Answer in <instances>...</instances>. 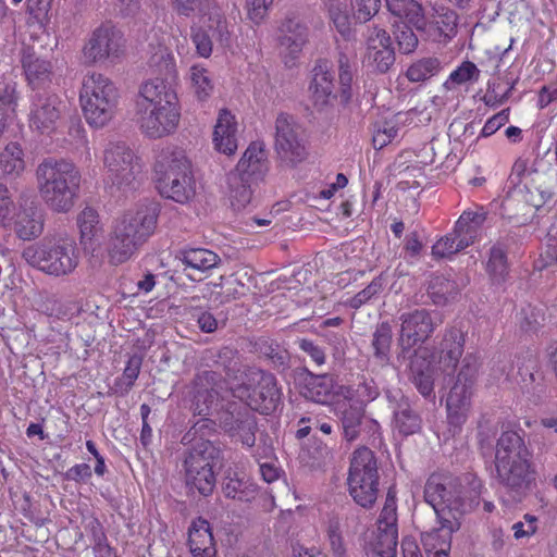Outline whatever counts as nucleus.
<instances>
[{
	"instance_id": "nucleus-13",
	"label": "nucleus",
	"mask_w": 557,
	"mask_h": 557,
	"mask_svg": "<svg viewBox=\"0 0 557 557\" xmlns=\"http://www.w3.org/2000/svg\"><path fill=\"white\" fill-rule=\"evenodd\" d=\"M14 232L23 240H32L44 232L45 211L36 196L22 191L17 199V210L12 218Z\"/></svg>"
},
{
	"instance_id": "nucleus-11",
	"label": "nucleus",
	"mask_w": 557,
	"mask_h": 557,
	"mask_svg": "<svg viewBox=\"0 0 557 557\" xmlns=\"http://www.w3.org/2000/svg\"><path fill=\"white\" fill-rule=\"evenodd\" d=\"M125 42L122 33L111 24H101L94 29L83 47L87 63L96 64L115 61L124 53Z\"/></svg>"
},
{
	"instance_id": "nucleus-15",
	"label": "nucleus",
	"mask_w": 557,
	"mask_h": 557,
	"mask_svg": "<svg viewBox=\"0 0 557 557\" xmlns=\"http://www.w3.org/2000/svg\"><path fill=\"white\" fill-rule=\"evenodd\" d=\"M60 99L54 94L37 92L33 99L29 126L38 136H51L60 117Z\"/></svg>"
},
{
	"instance_id": "nucleus-49",
	"label": "nucleus",
	"mask_w": 557,
	"mask_h": 557,
	"mask_svg": "<svg viewBox=\"0 0 557 557\" xmlns=\"http://www.w3.org/2000/svg\"><path fill=\"white\" fill-rule=\"evenodd\" d=\"M498 434V423L490 419L482 418L478 423L476 440L483 456H492L495 449V441Z\"/></svg>"
},
{
	"instance_id": "nucleus-50",
	"label": "nucleus",
	"mask_w": 557,
	"mask_h": 557,
	"mask_svg": "<svg viewBox=\"0 0 557 557\" xmlns=\"http://www.w3.org/2000/svg\"><path fill=\"white\" fill-rule=\"evenodd\" d=\"M441 62L436 58H423L412 63L406 71V77L412 83H421L436 75Z\"/></svg>"
},
{
	"instance_id": "nucleus-58",
	"label": "nucleus",
	"mask_w": 557,
	"mask_h": 557,
	"mask_svg": "<svg viewBox=\"0 0 557 557\" xmlns=\"http://www.w3.org/2000/svg\"><path fill=\"white\" fill-rule=\"evenodd\" d=\"M394 49L388 33L376 25L368 27L366 35V53Z\"/></svg>"
},
{
	"instance_id": "nucleus-34",
	"label": "nucleus",
	"mask_w": 557,
	"mask_h": 557,
	"mask_svg": "<svg viewBox=\"0 0 557 557\" xmlns=\"http://www.w3.org/2000/svg\"><path fill=\"white\" fill-rule=\"evenodd\" d=\"M23 69L28 84L34 88H42L51 83L53 75L52 64L50 61L27 53L22 59Z\"/></svg>"
},
{
	"instance_id": "nucleus-29",
	"label": "nucleus",
	"mask_w": 557,
	"mask_h": 557,
	"mask_svg": "<svg viewBox=\"0 0 557 557\" xmlns=\"http://www.w3.org/2000/svg\"><path fill=\"white\" fill-rule=\"evenodd\" d=\"M202 360L207 367L222 370L227 377H237L240 372L239 352L230 346L205 350Z\"/></svg>"
},
{
	"instance_id": "nucleus-35",
	"label": "nucleus",
	"mask_w": 557,
	"mask_h": 557,
	"mask_svg": "<svg viewBox=\"0 0 557 557\" xmlns=\"http://www.w3.org/2000/svg\"><path fill=\"white\" fill-rule=\"evenodd\" d=\"M176 258L185 265L184 270L191 269L201 273L218 267L221 262L215 252L206 248L181 249Z\"/></svg>"
},
{
	"instance_id": "nucleus-48",
	"label": "nucleus",
	"mask_w": 557,
	"mask_h": 557,
	"mask_svg": "<svg viewBox=\"0 0 557 557\" xmlns=\"http://www.w3.org/2000/svg\"><path fill=\"white\" fill-rule=\"evenodd\" d=\"M275 151L286 166H295L307 158V148L300 141H275Z\"/></svg>"
},
{
	"instance_id": "nucleus-3",
	"label": "nucleus",
	"mask_w": 557,
	"mask_h": 557,
	"mask_svg": "<svg viewBox=\"0 0 557 557\" xmlns=\"http://www.w3.org/2000/svg\"><path fill=\"white\" fill-rule=\"evenodd\" d=\"M160 209L150 202L126 212L117 220L109 242V258L113 264L127 261L154 233Z\"/></svg>"
},
{
	"instance_id": "nucleus-62",
	"label": "nucleus",
	"mask_w": 557,
	"mask_h": 557,
	"mask_svg": "<svg viewBox=\"0 0 557 557\" xmlns=\"http://www.w3.org/2000/svg\"><path fill=\"white\" fill-rule=\"evenodd\" d=\"M364 59L369 66H372L380 74L387 73L395 63L394 49L368 52Z\"/></svg>"
},
{
	"instance_id": "nucleus-36",
	"label": "nucleus",
	"mask_w": 557,
	"mask_h": 557,
	"mask_svg": "<svg viewBox=\"0 0 557 557\" xmlns=\"http://www.w3.org/2000/svg\"><path fill=\"white\" fill-rule=\"evenodd\" d=\"M256 177L240 173L231 172L227 175V186L230 191L231 203L234 208L240 209L246 207L250 202L252 196V183L256 182Z\"/></svg>"
},
{
	"instance_id": "nucleus-23",
	"label": "nucleus",
	"mask_w": 557,
	"mask_h": 557,
	"mask_svg": "<svg viewBox=\"0 0 557 557\" xmlns=\"http://www.w3.org/2000/svg\"><path fill=\"white\" fill-rule=\"evenodd\" d=\"M518 372L517 383L523 394L529 395L534 399H540L545 392L544 375L537 369L535 359L530 355L524 357L522 361L520 358L517 362Z\"/></svg>"
},
{
	"instance_id": "nucleus-40",
	"label": "nucleus",
	"mask_w": 557,
	"mask_h": 557,
	"mask_svg": "<svg viewBox=\"0 0 557 557\" xmlns=\"http://www.w3.org/2000/svg\"><path fill=\"white\" fill-rule=\"evenodd\" d=\"M263 141H250V145L244 152L237 164V172L255 176L261 180L264 171L265 152L262 146Z\"/></svg>"
},
{
	"instance_id": "nucleus-5",
	"label": "nucleus",
	"mask_w": 557,
	"mask_h": 557,
	"mask_svg": "<svg viewBox=\"0 0 557 557\" xmlns=\"http://www.w3.org/2000/svg\"><path fill=\"white\" fill-rule=\"evenodd\" d=\"M22 257L33 268L54 276L67 275L78 264L75 244L70 239L44 238L26 247Z\"/></svg>"
},
{
	"instance_id": "nucleus-26",
	"label": "nucleus",
	"mask_w": 557,
	"mask_h": 557,
	"mask_svg": "<svg viewBox=\"0 0 557 557\" xmlns=\"http://www.w3.org/2000/svg\"><path fill=\"white\" fill-rule=\"evenodd\" d=\"M198 24H194L196 27H203L205 33L210 34V37L222 46L230 44L228 23L216 2L198 14Z\"/></svg>"
},
{
	"instance_id": "nucleus-56",
	"label": "nucleus",
	"mask_w": 557,
	"mask_h": 557,
	"mask_svg": "<svg viewBox=\"0 0 557 557\" xmlns=\"http://www.w3.org/2000/svg\"><path fill=\"white\" fill-rule=\"evenodd\" d=\"M237 133V122L227 109L219 112L216 123L213 131V139H232Z\"/></svg>"
},
{
	"instance_id": "nucleus-64",
	"label": "nucleus",
	"mask_w": 557,
	"mask_h": 557,
	"mask_svg": "<svg viewBox=\"0 0 557 557\" xmlns=\"http://www.w3.org/2000/svg\"><path fill=\"white\" fill-rule=\"evenodd\" d=\"M383 288V280L381 276H377L372 280V282L363 288L361 292L356 294L350 300L349 306L351 308L358 309L370 299H372L375 295L381 293Z\"/></svg>"
},
{
	"instance_id": "nucleus-12",
	"label": "nucleus",
	"mask_w": 557,
	"mask_h": 557,
	"mask_svg": "<svg viewBox=\"0 0 557 557\" xmlns=\"http://www.w3.org/2000/svg\"><path fill=\"white\" fill-rule=\"evenodd\" d=\"M496 478L515 500L521 502L535 485L531 459L495 462Z\"/></svg>"
},
{
	"instance_id": "nucleus-7",
	"label": "nucleus",
	"mask_w": 557,
	"mask_h": 557,
	"mask_svg": "<svg viewBox=\"0 0 557 557\" xmlns=\"http://www.w3.org/2000/svg\"><path fill=\"white\" fill-rule=\"evenodd\" d=\"M398 319L400 324L397 337L398 361H406L417 348H425L423 345L443 323L441 312L425 308L405 311Z\"/></svg>"
},
{
	"instance_id": "nucleus-18",
	"label": "nucleus",
	"mask_w": 557,
	"mask_h": 557,
	"mask_svg": "<svg viewBox=\"0 0 557 557\" xmlns=\"http://www.w3.org/2000/svg\"><path fill=\"white\" fill-rule=\"evenodd\" d=\"M385 397L393 412L394 429L404 436L419 432L422 420L403 392L400 389H386Z\"/></svg>"
},
{
	"instance_id": "nucleus-19",
	"label": "nucleus",
	"mask_w": 557,
	"mask_h": 557,
	"mask_svg": "<svg viewBox=\"0 0 557 557\" xmlns=\"http://www.w3.org/2000/svg\"><path fill=\"white\" fill-rule=\"evenodd\" d=\"M293 376L305 398L318 404H326L331 399L334 388L332 375L313 374L306 368H296Z\"/></svg>"
},
{
	"instance_id": "nucleus-53",
	"label": "nucleus",
	"mask_w": 557,
	"mask_h": 557,
	"mask_svg": "<svg viewBox=\"0 0 557 557\" xmlns=\"http://www.w3.org/2000/svg\"><path fill=\"white\" fill-rule=\"evenodd\" d=\"M325 8L327 9L330 20L338 33L343 36H348L350 33V18L347 13L346 0H326Z\"/></svg>"
},
{
	"instance_id": "nucleus-54",
	"label": "nucleus",
	"mask_w": 557,
	"mask_h": 557,
	"mask_svg": "<svg viewBox=\"0 0 557 557\" xmlns=\"http://www.w3.org/2000/svg\"><path fill=\"white\" fill-rule=\"evenodd\" d=\"M480 70L471 61H463L455 71L449 75V78L444 83L446 89H451L453 85H462L468 82H478L480 78Z\"/></svg>"
},
{
	"instance_id": "nucleus-6",
	"label": "nucleus",
	"mask_w": 557,
	"mask_h": 557,
	"mask_svg": "<svg viewBox=\"0 0 557 557\" xmlns=\"http://www.w3.org/2000/svg\"><path fill=\"white\" fill-rule=\"evenodd\" d=\"M479 363L475 356L467 354L456 372L444 373L449 392L446 398L448 423L460 428L467 420L476 381Z\"/></svg>"
},
{
	"instance_id": "nucleus-46",
	"label": "nucleus",
	"mask_w": 557,
	"mask_h": 557,
	"mask_svg": "<svg viewBox=\"0 0 557 557\" xmlns=\"http://www.w3.org/2000/svg\"><path fill=\"white\" fill-rule=\"evenodd\" d=\"M0 164L7 174H20L25 169L24 151L18 141H9L0 153Z\"/></svg>"
},
{
	"instance_id": "nucleus-4",
	"label": "nucleus",
	"mask_w": 557,
	"mask_h": 557,
	"mask_svg": "<svg viewBox=\"0 0 557 557\" xmlns=\"http://www.w3.org/2000/svg\"><path fill=\"white\" fill-rule=\"evenodd\" d=\"M156 187L161 196L178 203H187L195 197L196 183L191 163L185 151L166 144L154 164Z\"/></svg>"
},
{
	"instance_id": "nucleus-30",
	"label": "nucleus",
	"mask_w": 557,
	"mask_h": 557,
	"mask_svg": "<svg viewBox=\"0 0 557 557\" xmlns=\"http://www.w3.org/2000/svg\"><path fill=\"white\" fill-rule=\"evenodd\" d=\"M308 39V28L296 18L285 20L280 27L278 42L292 58H296Z\"/></svg>"
},
{
	"instance_id": "nucleus-25",
	"label": "nucleus",
	"mask_w": 557,
	"mask_h": 557,
	"mask_svg": "<svg viewBox=\"0 0 557 557\" xmlns=\"http://www.w3.org/2000/svg\"><path fill=\"white\" fill-rule=\"evenodd\" d=\"M337 71L339 84V101L343 107H347L352 101V83L357 73V59L354 51L339 49L337 55Z\"/></svg>"
},
{
	"instance_id": "nucleus-22",
	"label": "nucleus",
	"mask_w": 557,
	"mask_h": 557,
	"mask_svg": "<svg viewBox=\"0 0 557 557\" xmlns=\"http://www.w3.org/2000/svg\"><path fill=\"white\" fill-rule=\"evenodd\" d=\"M463 347L465 335L462 331L455 326L446 329L437 347L440 369L443 373L457 371Z\"/></svg>"
},
{
	"instance_id": "nucleus-43",
	"label": "nucleus",
	"mask_w": 557,
	"mask_h": 557,
	"mask_svg": "<svg viewBox=\"0 0 557 557\" xmlns=\"http://www.w3.org/2000/svg\"><path fill=\"white\" fill-rule=\"evenodd\" d=\"M223 493L227 498L250 503L258 495L257 485L245 478H228L223 484Z\"/></svg>"
},
{
	"instance_id": "nucleus-38",
	"label": "nucleus",
	"mask_w": 557,
	"mask_h": 557,
	"mask_svg": "<svg viewBox=\"0 0 557 557\" xmlns=\"http://www.w3.org/2000/svg\"><path fill=\"white\" fill-rule=\"evenodd\" d=\"M386 7L393 15L407 20L417 30L425 29L426 20L416 0H386Z\"/></svg>"
},
{
	"instance_id": "nucleus-14",
	"label": "nucleus",
	"mask_w": 557,
	"mask_h": 557,
	"mask_svg": "<svg viewBox=\"0 0 557 557\" xmlns=\"http://www.w3.org/2000/svg\"><path fill=\"white\" fill-rule=\"evenodd\" d=\"M309 94L312 107L317 112L327 114L333 110L334 102L339 96L335 92L334 75L327 60L317 61L312 70Z\"/></svg>"
},
{
	"instance_id": "nucleus-17",
	"label": "nucleus",
	"mask_w": 557,
	"mask_h": 557,
	"mask_svg": "<svg viewBox=\"0 0 557 557\" xmlns=\"http://www.w3.org/2000/svg\"><path fill=\"white\" fill-rule=\"evenodd\" d=\"M433 354L429 348H417L407 358L410 361V379L418 392L431 401L435 400L434 376L437 372L432 364Z\"/></svg>"
},
{
	"instance_id": "nucleus-2",
	"label": "nucleus",
	"mask_w": 557,
	"mask_h": 557,
	"mask_svg": "<svg viewBox=\"0 0 557 557\" xmlns=\"http://www.w3.org/2000/svg\"><path fill=\"white\" fill-rule=\"evenodd\" d=\"M35 175L40 198L51 212L65 214L74 209L79 199L82 174L72 161L45 158Z\"/></svg>"
},
{
	"instance_id": "nucleus-32",
	"label": "nucleus",
	"mask_w": 557,
	"mask_h": 557,
	"mask_svg": "<svg viewBox=\"0 0 557 557\" xmlns=\"http://www.w3.org/2000/svg\"><path fill=\"white\" fill-rule=\"evenodd\" d=\"M513 243V237L507 235L500 237L490 249V258L486 270L493 283L500 284L506 281L509 273L507 252Z\"/></svg>"
},
{
	"instance_id": "nucleus-59",
	"label": "nucleus",
	"mask_w": 557,
	"mask_h": 557,
	"mask_svg": "<svg viewBox=\"0 0 557 557\" xmlns=\"http://www.w3.org/2000/svg\"><path fill=\"white\" fill-rule=\"evenodd\" d=\"M215 2V0H170V5L178 16L190 17L200 14Z\"/></svg>"
},
{
	"instance_id": "nucleus-33",
	"label": "nucleus",
	"mask_w": 557,
	"mask_h": 557,
	"mask_svg": "<svg viewBox=\"0 0 557 557\" xmlns=\"http://www.w3.org/2000/svg\"><path fill=\"white\" fill-rule=\"evenodd\" d=\"M366 411L362 403H344L337 408V417L342 424L343 435L346 441H355L361 431Z\"/></svg>"
},
{
	"instance_id": "nucleus-39",
	"label": "nucleus",
	"mask_w": 557,
	"mask_h": 557,
	"mask_svg": "<svg viewBox=\"0 0 557 557\" xmlns=\"http://www.w3.org/2000/svg\"><path fill=\"white\" fill-rule=\"evenodd\" d=\"M486 219L487 211L483 207H478L476 210H466L457 220L455 227L457 233L472 245L480 236V230Z\"/></svg>"
},
{
	"instance_id": "nucleus-63",
	"label": "nucleus",
	"mask_w": 557,
	"mask_h": 557,
	"mask_svg": "<svg viewBox=\"0 0 557 557\" xmlns=\"http://www.w3.org/2000/svg\"><path fill=\"white\" fill-rule=\"evenodd\" d=\"M190 38L199 57L209 58L212 54L213 42L215 40L210 37V34L205 33L203 27H196L195 25H191Z\"/></svg>"
},
{
	"instance_id": "nucleus-1",
	"label": "nucleus",
	"mask_w": 557,
	"mask_h": 557,
	"mask_svg": "<svg viewBox=\"0 0 557 557\" xmlns=\"http://www.w3.org/2000/svg\"><path fill=\"white\" fill-rule=\"evenodd\" d=\"M481 481L472 473L461 476L432 474L424 486L441 527L422 534V544L433 557H449L451 535L461 527L463 515L479 505Z\"/></svg>"
},
{
	"instance_id": "nucleus-9",
	"label": "nucleus",
	"mask_w": 557,
	"mask_h": 557,
	"mask_svg": "<svg viewBox=\"0 0 557 557\" xmlns=\"http://www.w3.org/2000/svg\"><path fill=\"white\" fill-rule=\"evenodd\" d=\"M109 180L117 188L131 187L140 174L139 158L126 141H110L103 153Z\"/></svg>"
},
{
	"instance_id": "nucleus-8",
	"label": "nucleus",
	"mask_w": 557,
	"mask_h": 557,
	"mask_svg": "<svg viewBox=\"0 0 557 557\" xmlns=\"http://www.w3.org/2000/svg\"><path fill=\"white\" fill-rule=\"evenodd\" d=\"M116 98V88L104 75L92 73L85 77L79 99L90 126L99 128L111 120Z\"/></svg>"
},
{
	"instance_id": "nucleus-61",
	"label": "nucleus",
	"mask_w": 557,
	"mask_h": 557,
	"mask_svg": "<svg viewBox=\"0 0 557 557\" xmlns=\"http://www.w3.org/2000/svg\"><path fill=\"white\" fill-rule=\"evenodd\" d=\"M301 135V126L294 116L287 113H281L275 121L276 139H296Z\"/></svg>"
},
{
	"instance_id": "nucleus-41",
	"label": "nucleus",
	"mask_w": 557,
	"mask_h": 557,
	"mask_svg": "<svg viewBox=\"0 0 557 557\" xmlns=\"http://www.w3.org/2000/svg\"><path fill=\"white\" fill-rule=\"evenodd\" d=\"M426 293L436 306H445L459 293V285L445 275H434L428 283Z\"/></svg>"
},
{
	"instance_id": "nucleus-52",
	"label": "nucleus",
	"mask_w": 557,
	"mask_h": 557,
	"mask_svg": "<svg viewBox=\"0 0 557 557\" xmlns=\"http://www.w3.org/2000/svg\"><path fill=\"white\" fill-rule=\"evenodd\" d=\"M529 173L528 172V162L523 159H518L511 169V173L509 175V183L512 186V189L508 191L507 197L503 201V209L507 210L511 207L515 200H519L520 195L523 194V188L519 187L522 182L523 176Z\"/></svg>"
},
{
	"instance_id": "nucleus-42",
	"label": "nucleus",
	"mask_w": 557,
	"mask_h": 557,
	"mask_svg": "<svg viewBox=\"0 0 557 557\" xmlns=\"http://www.w3.org/2000/svg\"><path fill=\"white\" fill-rule=\"evenodd\" d=\"M348 473L363 474L380 479L375 453L366 446L357 448L351 455Z\"/></svg>"
},
{
	"instance_id": "nucleus-47",
	"label": "nucleus",
	"mask_w": 557,
	"mask_h": 557,
	"mask_svg": "<svg viewBox=\"0 0 557 557\" xmlns=\"http://www.w3.org/2000/svg\"><path fill=\"white\" fill-rule=\"evenodd\" d=\"M469 246L470 244L461 234L457 233V228L455 227L450 234L442 237L434 244L432 253L438 258L450 257Z\"/></svg>"
},
{
	"instance_id": "nucleus-10",
	"label": "nucleus",
	"mask_w": 557,
	"mask_h": 557,
	"mask_svg": "<svg viewBox=\"0 0 557 557\" xmlns=\"http://www.w3.org/2000/svg\"><path fill=\"white\" fill-rule=\"evenodd\" d=\"M219 426L232 438L247 447L255 446L258 430L257 418L246 404L227 403L218 411Z\"/></svg>"
},
{
	"instance_id": "nucleus-60",
	"label": "nucleus",
	"mask_w": 557,
	"mask_h": 557,
	"mask_svg": "<svg viewBox=\"0 0 557 557\" xmlns=\"http://www.w3.org/2000/svg\"><path fill=\"white\" fill-rule=\"evenodd\" d=\"M99 215L90 207L85 208L77 216V224L83 242L91 240L98 232Z\"/></svg>"
},
{
	"instance_id": "nucleus-45",
	"label": "nucleus",
	"mask_w": 557,
	"mask_h": 557,
	"mask_svg": "<svg viewBox=\"0 0 557 557\" xmlns=\"http://www.w3.org/2000/svg\"><path fill=\"white\" fill-rule=\"evenodd\" d=\"M191 89L198 100H206L213 91L214 84L209 71L201 65H193L189 70Z\"/></svg>"
},
{
	"instance_id": "nucleus-20",
	"label": "nucleus",
	"mask_w": 557,
	"mask_h": 557,
	"mask_svg": "<svg viewBox=\"0 0 557 557\" xmlns=\"http://www.w3.org/2000/svg\"><path fill=\"white\" fill-rule=\"evenodd\" d=\"M282 393L277 386L276 377L269 372H260L257 385L248 395V408L262 414H270L281 404Z\"/></svg>"
},
{
	"instance_id": "nucleus-31",
	"label": "nucleus",
	"mask_w": 557,
	"mask_h": 557,
	"mask_svg": "<svg viewBox=\"0 0 557 557\" xmlns=\"http://www.w3.org/2000/svg\"><path fill=\"white\" fill-rule=\"evenodd\" d=\"M185 443H190V447L185 453L184 466H197L198 461H206V465L221 463L223 460L219 443L202 437Z\"/></svg>"
},
{
	"instance_id": "nucleus-28",
	"label": "nucleus",
	"mask_w": 557,
	"mask_h": 557,
	"mask_svg": "<svg viewBox=\"0 0 557 557\" xmlns=\"http://www.w3.org/2000/svg\"><path fill=\"white\" fill-rule=\"evenodd\" d=\"M521 459H531L523 437L515 431L503 432L496 441L494 463Z\"/></svg>"
},
{
	"instance_id": "nucleus-55",
	"label": "nucleus",
	"mask_w": 557,
	"mask_h": 557,
	"mask_svg": "<svg viewBox=\"0 0 557 557\" xmlns=\"http://www.w3.org/2000/svg\"><path fill=\"white\" fill-rule=\"evenodd\" d=\"M218 396L219 394L214 388H198L193 401L195 414L211 416L213 407L218 406Z\"/></svg>"
},
{
	"instance_id": "nucleus-24",
	"label": "nucleus",
	"mask_w": 557,
	"mask_h": 557,
	"mask_svg": "<svg viewBox=\"0 0 557 557\" xmlns=\"http://www.w3.org/2000/svg\"><path fill=\"white\" fill-rule=\"evenodd\" d=\"M349 495L362 508H372L379 495L380 479L363 474L348 473Z\"/></svg>"
},
{
	"instance_id": "nucleus-37",
	"label": "nucleus",
	"mask_w": 557,
	"mask_h": 557,
	"mask_svg": "<svg viewBox=\"0 0 557 557\" xmlns=\"http://www.w3.org/2000/svg\"><path fill=\"white\" fill-rule=\"evenodd\" d=\"M185 482L189 490H196L207 497L212 494L216 484V474L210 467L184 466Z\"/></svg>"
},
{
	"instance_id": "nucleus-21",
	"label": "nucleus",
	"mask_w": 557,
	"mask_h": 557,
	"mask_svg": "<svg viewBox=\"0 0 557 557\" xmlns=\"http://www.w3.org/2000/svg\"><path fill=\"white\" fill-rule=\"evenodd\" d=\"M138 122L143 132L151 138L170 136L177 127L180 121L178 106L163 110L137 112Z\"/></svg>"
},
{
	"instance_id": "nucleus-16",
	"label": "nucleus",
	"mask_w": 557,
	"mask_h": 557,
	"mask_svg": "<svg viewBox=\"0 0 557 557\" xmlns=\"http://www.w3.org/2000/svg\"><path fill=\"white\" fill-rule=\"evenodd\" d=\"M172 106H178L177 95L164 79L157 77L140 86L136 113L169 109Z\"/></svg>"
},
{
	"instance_id": "nucleus-27",
	"label": "nucleus",
	"mask_w": 557,
	"mask_h": 557,
	"mask_svg": "<svg viewBox=\"0 0 557 557\" xmlns=\"http://www.w3.org/2000/svg\"><path fill=\"white\" fill-rule=\"evenodd\" d=\"M188 545L194 557H214L216 550L209 522L199 517L188 530Z\"/></svg>"
},
{
	"instance_id": "nucleus-57",
	"label": "nucleus",
	"mask_w": 557,
	"mask_h": 557,
	"mask_svg": "<svg viewBox=\"0 0 557 557\" xmlns=\"http://www.w3.org/2000/svg\"><path fill=\"white\" fill-rule=\"evenodd\" d=\"M397 539V530H384L383 527H380L374 550L380 557H395L398 543Z\"/></svg>"
},
{
	"instance_id": "nucleus-51",
	"label": "nucleus",
	"mask_w": 557,
	"mask_h": 557,
	"mask_svg": "<svg viewBox=\"0 0 557 557\" xmlns=\"http://www.w3.org/2000/svg\"><path fill=\"white\" fill-rule=\"evenodd\" d=\"M393 339L392 326L388 322H382L376 325L373 333L372 347L374 357L381 361H387Z\"/></svg>"
},
{
	"instance_id": "nucleus-44",
	"label": "nucleus",
	"mask_w": 557,
	"mask_h": 557,
	"mask_svg": "<svg viewBox=\"0 0 557 557\" xmlns=\"http://www.w3.org/2000/svg\"><path fill=\"white\" fill-rule=\"evenodd\" d=\"M17 106L16 85L13 82L0 79V136L7 127V120L10 119Z\"/></svg>"
}]
</instances>
